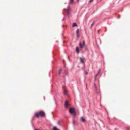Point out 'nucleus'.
I'll list each match as a JSON object with an SVG mask.
<instances>
[{
    "instance_id": "nucleus-1",
    "label": "nucleus",
    "mask_w": 130,
    "mask_h": 130,
    "mask_svg": "<svg viewBox=\"0 0 130 130\" xmlns=\"http://www.w3.org/2000/svg\"><path fill=\"white\" fill-rule=\"evenodd\" d=\"M35 116L37 118H38L39 116L43 117L45 116V113L43 111H40L36 113H35Z\"/></svg>"
},
{
    "instance_id": "nucleus-2",
    "label": "nucleus",
    "mask_w": 130,
    "mask_h": 130,
    "mask_svg": "<svg viewBox=\"0 0 130 130\" xmlns=\"http://www.w3.org/2000/svg\"><path fill=\"white\" fill-rule=\"evenodd\" d=\"M69 112L71 114H73L74 115H76V113L75 109L73 108H71L70 109Z\"/></svg>"
},
{
    "instance_id": "nucleus-3",
    "label": "nucleus",
    "mask_w": 130,
    "mask_h": 130,
    "mask_svg": "<svg viewBox=\"0 0 130 130\" xmlns=\"http://www.w3.org/2000/svg\"><path fill=\"white\" fill-rule=\"evenodd\" d=\"M69 105V104L68 103L67 101L66 100V101L65 102V104H64V106H65V107L66 108H68V106Z\"/></svg>"
},
{
    "instance_id": "nucleus-4",
    "label": "nucleus",
    "mask_w": 130,
    "mask_h": 130,
    "mask_svg": "<svg viewBox=\"0 0 130 130\" xmlns=\"http://www.w3.org/2000/svg\"><path fill=\"white\" fill-rule=\"evenodd\" d=\"M80 121L82 122H85L86 121V120L83 117L80 118Z\"/></svg>"
},
{
    "instance_id": "nucleus-5",
    "label": "nucleus",
    "mask_w": 130,
    "mask_h": 130,
    "mask_svg": "<svg viewBox=\"0 0 130 130\" xmlns=\"http://www.w3.org/2000/svg\"><path fill=\"white\" fill-rule=\"evenodd\" d=\"M79 29H77V32H76L77 36V37H79Z\"/></svg>"
},
{
    "instance_id": "nucleus-6",
    "label": "nucleus",
    "mask_w": 130,
    "mask_h": 130,
    "mask_svg": "<svg viewBox=\"0 0 130 130\" xmlns=\"http://www.w3.org/2000/svg\"><path fill=\"white\" fill-rule=\"evenodd\" d=\"M84 58H80V62L82 63H84Z\"/></svg>"
},
{
    "instance_id": "nucleus-7",
    "label": "nucleus",
    "mask_w": 130,
    "mask_h": 130,
    "mask_svg": "<svg viewBox=\"0 0 130 130\" xmlns=\"http://www.w3.org/2000/svg\"><path fill=\"white\" fill-rule=\"evenodd\" d=\"M72 26L73 27H77V26L76 23H74L73 24Z\"/></svg>"
},
{
    "instance_id": "nucleus-8",
    "label": "nucleus",
    "mask_w": 130,
    "mask_h": 130,
    "mask_svg": "<svg viewBox=\"0 0 130 130\" xmlns=\"http://www.w3.org/2000/svg\"><path fill=\"white\" fill-rule=\"evenodd\" d=\"M79 45H80V48L82 49L83 48V47L84 46H83V45H82V44H81V43H80L79 44Z\"/></svg>"
},
{
    "instance_id": "nucleus-9",
    "label": "nucleus",
    "mask_w": 130,
    "mask_h": 130,
    "mask_svg": "<svg viewBox=\"0 0 130 130\" xmlns=\"http://www.w3.org/2000/svg\"><path fill=\"white\" fill-rule=\"evenodd\" d=\"M53 130H58V129L56 127H54L53 129Z\"/></svg>"
},
{
    "instance_id": "nucleus-10",
    "label": "nucleus",
    "mask_w": 130,
    "mask_h": 130,
    "mask_svg": "<svg viewBox=\"0 0 130 130\" xmlns=\"http://www.w3.org/2000/svg\"><path fill=\"white\" fill-rule=\"evenodd\" d=\"M76 51L78 53L79 52V48L78 47H77L76 48Z\"/></svg>"
},
{
    "instance_id": "nucleus-11",
    "label": "nucleus",
    "mask_w": 130,
    "mask_h": 130,
    "mask_svg": "<svg viewBox=\"0 0 130 130\" xmlns=\"http://www.w3.org/2000/svg\"><path fill=\"white\" fill-rule=\"evenodd\" d=\"M83 46H84V47H85V41L84 40H83Z\"/></svg>"
},
{
    "instance_id": "nucleus-12",
    "label": "nucleus",
    "mask_w": 130,
    "mask_h": 130,
    "mask_svg": "<svg viewBox=\"0 0 130 130\" xmlns=\"http://www.w3.org/2000/svg\"><path fill=\"white\" fill-rule=\"evenodd\" d=\"M70 6H68V8L67 9H66V11H68L70 10Z\"/></svg>"
},
{
    "instance_id": "nucleus-13",
    "label": "nucleus",
    "mask_w": 130,
    "mask_h": 130,
    "mask_svg": "<svg viewBox=\"0 0 130 130\" xmlns=\"http://www.w3.org/2000/svg\"><path fill=\"white\" fill-rule=\"evenodd\" d=\"M67 91L66 90H64V94H67Z\"/></svg>"
},
{
    "instance_id": "nucleus-14",
    "label": "nucleus",
    "mask_w": 130,
    "mask_h": 130,
    "mask_svg": "<svg viewBox=\"0 0 130 130\" xmlns=\"http://www.w3.org/2000/svg\"><path fill=\"white\" fill-rule=\"evenodd\" d=\"M95 23V22H94L92 23V24H91V26H90V28H91L92 27V26Z\"/></svg>"
},
{
    "instance_id": "nucleus-15",
    "label": "nucleus",
    "mask_w": 130,
    "mask_h": 130,
    "mask_svg": "<svg viewBox=\"0 0 130 130\" xmlns=\"http://www.w3.org/2000/svg\"><path fill=\"white\" fill-rule=\"evenodd\" d=\"M70 1L71 3L73 4V3L74 0H70Z\"/></svg>"
},
{
    "instance_id": "nucleus-16",
    "label": "nucleus",
    "mask_w": 130,
    "mask_h": 130,
    "mask_svg": "<svg viewBox=\"0 0 130 130\" xmlns=\"http://www.w3.org/2000/svg\"><path fill=\"white\" fill-rule=\"evenodd\" d=\"M93 1V0H90L89 1V3H90V2H92Z\"/></svg>"
},
{
    "instance_id": "nucleus-17",
    "label": "nucleus",
    "mask_w": 130,
    "mask_h": 130,
    "mask_svg": "<svg viewBox=\"0 0 130 130\" xmlns=\"http://www.w3.org/2000/svg\"><path fill=\"white\" fill-rule=\"evenodd\" d=\"M61 71H62V69H60L59 70V71L60 72H61Z\"/></svg>"
},
{
    "instance_id": "nucleus-18",
    "label": "nucleus",
    "mask_w": 130,
    "mask_h": 130,
    "mask_svg": "<svg viewBox=\"0 0 130 130\" xmlns=\"http://www.w3.org/2000/svg\"><path fill=\"white\" fill-rule=\"evenodd\" d=\"M73 123L74 124L75 123V121H73Z\"/></svg>"
},
{
    "instance_id": "nucleus-19",
    "label": "nucleus",
    "mask_w": 130,
    "mask_h": 130,
    "mask_svg": "<svg viewBox=\"0 0 130 130\" xmlns=\"http://www.w3.org/2000/svg\"><path fill=\"white\" fill-rule=\"evenodd\" d=\"M61 72H60L59 71V74H60Z\"/></svg>"
},
{
    "instance_id": "nucleus-20",
    "label": "nucleus",
    "mask_w": 130,
    "mask_h": 130,
    "mask_svg": "<svg viewBox=\"0 0 130 130\" xmlns=\"http://www.w3.org/2000/svg\"><path fill=\"white\" fill-rule=\"evenodd\" d=\"M79 0H77V2H79Z\"/></svg>"
},
{
    "instance_id": "nucleus-21",
    "label": "nucleus",
    "mask_w": 130,
    "mask_h": 130,
    "mask_svg": "<svg viewBox=\"0 0 130 130\" xmlns=\"http://www.w3.org/2000/svg\"><path fill=\"white\" fill-rule=\"evenodd\" d=\"M34 130H38V129H34Z\"/></svg>"
},
{
    "instance_id": "nucleus-22",
    "label": "nucleus",
    "mask_w": 130,
    "mask_h": 130,
    "mask_svg": "<svg viewBox=\"0 0 130 130\" xmlns=\"http://www.w3.org/2000/svg\"><path fill=\"white\" fill-rule=\"evenodd\" d=\"M97 76H98V75H96V77H97Z\"/></svg>"
},
{
    "instance_id": "nucleus-23",
    "label": "nucleus",
    "mask_w": 130,
    "mask_h": 130,
    "mask_svg": "<svg viewBox=\"0 0 130 130\" xmlns=\"http://www.w3.org/2000/svg\"><path fill=\"white\" fill-rule=\"evenodd\" d=\"M100 70H99V72H100Z\"/></svg>"
}]
</instances>
